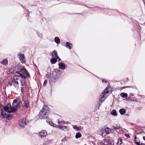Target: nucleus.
I'll list each match as a JSON object with an SVG mask.
<instances>
[{
    "mask_svg": "<svg viewBox=\"0 0 145 145\" xmlns=\"http://www.w3.org/2000/svg\"><path fill=\"white\" fill-rule=\"evenodd\" d=\"M20 76L16 75L14 76L13 78L11 79V80L12 81V83H15L16 84L18 85V82L17 81L19 80H20Z\"/></svg>",
    "mask_w": 145,
    "mask_h": 145,
    "instance_id": "obj_6",
    "label": "nucleus"
},
{
    "mask_svg": "<svg viewBox=\"0 0 145 145\" xmlns=\"http://www.w3.org/2000/svg\"><path fill=\"white\" fill-rule=\"evenodd\" d=\"M56 127H58L59 129H61L62 130H64L65 129L67 128V126H59L58 125H56Z\"/></svg>",
    "mask_w": 145,
    "mask_h": 145,
    "instance_id": "obj_11",
    "label": "nucleus"
},
{
    "mask_svg": "<svg viewBox=\"0 0 145 145\" xmlns=\"http://www.w3.org/2000/svg\"><path fill=\"white\" fill-rule=\"evenodd\" d=\"M72 46V44L69 42H66V47L67 48H68L71 49Z\"/></svg>",
    "mask_w": 145,
    "mask_h": 145,
    "instance_id": "obj_13",
    "label": "nucleus"
},
{
    "mask_svg": "<svg viewBox=\"0 0 145 145\" xmlns=\"http://www.w3.org/2000/svg\"><path fill=\"white\" fill-rule=\"evenodd\" d=\"M127 100L131 101V97H128L126 98Z\"/></svg>",
    "mask_w": 145,
    "mask_h": 145,
    "instance_id": "obj_39",
    "label": "nucleus"
},
{
    "mask_svg": "<svg viewBox=\"0 0 145 145\" xmlns=\"http://www.w3.org/2000/svg\"><path fill=\"white\" fill-rule=\"evenodd\" d=\"M49 112V107L46 105H44L39 114V118L42 119L47 118Z\"/></svg>",
    "mask_w": 145,
    "mask_h": 145,
    "instance_id": "obj_2",
    "label": "nucleus"
},
{
    "mask_svg": "<svg viewBox=\"0 0 145 145\" xmlns=\"http://www.w3.org/2000/svg\"><path fill=\"white\" fill-rule=\"evenodd\" d=\"M73 127V129H74L78 130V127L76 125H72Z\"/></svg>",
    "mask_w": 145,
    "mask_h": 145,
    "instance_id": "obj_30",
    "label": "nucleus"
},
{
    "mask_svg": "<svg viewBox=\"0 0 145 145\" xmlns=\"http://www.w3.org/2000/svg\"><path fill=\"white\" fill-rule=\"evenodd\" d=\"M84 145H88V144H84Z\"/></svg>",
    "mask_w": 145,
    "mask_h": 145,
    "instance_id": "obj_50",
    "label": "nucleus"
},
{
    "mask_svg": "<svg viewBox=\"0 0 145 145\" xmlns=\"http://www.w3.org/2000/svg\"><path fill=\"white\" fill-rule=\"evenodd\" d=\"M16 73L19 74V73H20V72H19L18 71H17V72H16Z\"/></svg>",
    "mask_w": 145,
    "mask_h": 145,
    "instance_id": "obj_48",
    "label": "nucleus"
},
{
    "mask_svg": "<svg viewBox=\"0 0 145 145\" xmlns=\"http://www.w3.org/2000/svg\"><path fill=\"white\" fill-rule=\"evenodd\" d=\"M19 74L20 75V78H24V79L26 78V77L24 76V74L22 72H20V73H19Z\"/></svg>",
    "mask_w": 145,
    "mask_h": 145,
    "instance_id": "obj_25",
    "label": "nucleus"
},
{
    "mask_svg": "<svg viewBox=\"0 0 145 145\" xmlns=\"http://www.w3.org/2000/svg\"><path fill=\"white\" fill-rule=\"evenodd\" d=\"M57 59L56 58L54 57L50 60V62L52 64H54L57 62Z\"/></svg>",
    "mask_w": 145,
    "mask_h": 145,
    "instance_id": "obj_20",
    "label": "nucleus"
},
{
    "mask_svg": "<svg viewBox=\"0 0 145 145\" xmlns=\"http://www.w3.org/2000/svg\"><path fill=\"white\" fill-rule=\"evenodd\" d=\"M18 106L17 102L14 100L12 104V107L10 104H8L7 106L4 107L3 109L8 113L15 112L17 109Z\"/></svg>",
    "mask_w": 145,
    "mask_h": 145,
    "instance_id": "obj_1",
    "label": "nucleus"
},
{
    "mask_svg": "<svg viewBox=\"0 0 145 145\" xmlns=\"http://www.w3.org/2000/svg\"><path fill=\"white\" fill-rule=\"evenodd\" d=\"M24 106L27 107H28L29 106V102L27 100H25L24 101Z\"/></svg>",
    "mask_w": 145,
    "mask_h": 145,
    "instance_id": "obj_23",
    "label": "nucleus"
},
{
    "mask_svg": "<svg viewBox=\"0 0 145 145\" xmlns=\"http://www.w3.org/2000/svg\"><path fill=\"white\" fill-rule=\"evenodd\" d=\"M52 56L53 57H54L56 58L57 56V53L55 51H54L52 53Z\"/></svg>",
    "mask_w": 145,
    "mask_h": 145,
    "instance_id": "obj_22",
    "label": "nucleus"
},
{
    "mask_svg": "<svg viewBox=\"0 0 145 145\" xmlns=\"http://www.w3.org/2000/svg\"><path fill=\"white\" fill-rule=\"evenodd\" d=\"M21 91H22V90L23 89V88L22 87H21Z\"/></svg>",
    "mask_w": 145,
    "mask_h": 145,
    "instance_id": "obj_47",
    "label": "nucleus"
},
{
    "mask_svg": "<svg viewBox=\"0 0 145 145\" xmlns=\"http://www.w3.org/2000/svg\"><path fill=\"white\" fill-rule=\"evenodd\" d=\"M111 128L113 130H116V127H115L114 126H112L111 127Z\"/></svg>",
    "mask_w": 145,
    "mask_h": 145,
    "instance_id": "obj_34",
    "label": "nucleus"
},
{
    "mask_svg": "<svg viewBox=\"0 0 145 145\" xmlns=\"http://www.w3.org/2000/svg\"><path fill=\"white\" fill-rule=\"evenodd\" d=\"M103 145H111L112 144L111 142H110L107 139H105L103 142Z\"/></svg>",
    "mask_w": 145,
    "mask_h": 145,
    "instance_id": "obj_12",
    "label": "nucleus"
},
{
    "mask_svg": "<svg viewBox=\"0 0 145 145\" xmlns=\"http://www.w3.org/2000/svg\"><path fill=\"white\" fill-rule=\"evenodd\" d=\"M122 139L121 138H120V139H118V142L117 143V144H119L121 145V144H122Z\"/></svg>",
    "mask_w": 145,
    "mask_h": 145,
    "instance_id": "obj_27",
    "label": "nucleus"
},
{
    "mask_svg": "<svg viewBox=\"0 0 145 145\" xmlns=\"http://www.w3.org/2000/svg\"><path fill=\"white\" fill-rule=\"evenodd\" d=\"M102 81L103 82H106V81L105 80H104L102 79Z\"/></svg>",
    "mask_w": 145,
    "mask_h": 145,
    "instance_id": "obj_43",
    "label": "nucleus"
},
{
    "mask_svg": "<svg viewBox=\"0 0 145 145\" xmlns=\"http://www.w3.org/2000/svg\"><path fill=\"white\" fill-rule=\"evenodd\" d=\"M56 59H58V61H60L61 60V59L60 58H59L58 56H57L56 57Z\"/></svg>",
    "mask_w": 145,
    "mask_h": 145,
    "instance_id": "obj_41",
    "label": "nucleus"
},
{
    "mask_svg": "<svg viewBox=\"0 0 145 145\" xmlns=\"http://www.w3.org/2000/svg\"><path fill=\"white\" fill-rule=\"evenodd\" d=\"M10 81H11L9 82L8 83L9 84L10 86H11L12 85H13L15 87L17 86H16V84L15 83H12V81L11 80Z\"/></svg>",
    "mask_w": 145,
    "mask_h": 145,
    "instance_id": "obj_29",
    "label": "nucleus"
},
{
    "mask_svg": "<svg viewBox=\"0 0 145 145\" xmlns=\"http://www.w3.org/2000/svg\"><path fill=\"white\" fill-rule=\"evenodd\" d=\"M116 129H120L121 128V127L120 125H118L116 127Z\"/></svg>",
    "mask_w": 145,
    "mask_h": 145,
    "instance_id": "obj_35",
    "label": "nucleus"
},
{
    "mask_svg": "<svg viewBox=\"0 0 145 145\" xmlns=\"http://www.w3.org/2000/svg\"><path fill=\"white\" fill-rule=\"evenodd\" d=\"M110 113L112 115L115 116H116L117 115L116 111L114 109L112 110L110 112Z\"/></svg>",
    "mask_w": 145,
    "mask_h": 145,
    "instance_id": "obj_16",
    "label": "nucleus"
},
{
    "mask_svg": "<svg viewBox=\"0 0 145 145\" xmlns=\"http://www.w3.org/2000/svg\"><path fill=\"white\" fill-rule=\"evenodd\" d=\"M62 74V72L59 70L57 71V72H54V77H56V78H55V80H56L58 77H60Z\"/></svg>",
    "mask_w": 145,
    "mask_h": 145,
    "instance_id": "obj_7",
    "label": "nucleus"
},
{
    "mask_svg": "<svg viewBox=\"0 0 145 145\" xmlns=\"http://www.w3.org/2000/svg\"><path fill=\"white\" fill-rule=\"evenodd\" d=\"M21 85L22 86H24L25 84V80L24 79H22L20 80Z\"/></svg>",
    "mask_w": 145,
    "mask_h": 145,
    "instance_id": "obj_28",
    "label": "nucleus"
},
{
    "mask_svg": "<svg viewBox=\"0 0 145 145\" xmlns=\"http://www.w3.org/2000/svg\"><path fill=\"white\" fill-rule=\"evenodd\" d=\"M55 42L57 44H59L60 42V40L58 37H55L54 39Z\"/></svg>",
    "mask_w": 145,
    "mask_h": 145,
    "instance_id": "obj_19",
    "label": "nucleus"
},
{
    "mask_svg": "<svg viewBox=\"0 0 145 145\" xmlns=\"http://www.w3.org/2000/svg\"><path fill=\"white\" fill-rule=\"evenodd\" d=\"M78 131H79V130H80L81 129H82L83 127H82L81 126H80V127H78Z\"/></svg>",
    "mask_w": 145,
    "mask_h": 145,
    "instance_id": "obj_38",
    "label": "nucleus"
},
{
    "mask_svg": "<svg viewBox=\"0 0 145 145\" xmlns=\"http://www.w3.org/2000/svg\"><path fill=\"white\" fill-rule=\"evenodd\" d=\"M143 2H144V3L145 4V1H143Z\"/></svg>",
    "mask_w": 145,
    "mask_h": 145,
    "instance_id": "obj_49",
    "label": "nucleus"
},
{
    "mask_svg": "<svg viewBox=\"0 0 145 145\" xmlns=\"http://www.w3.org/2000/svg\"><path fill=\"white\" fill-rule=\"evenodd\" d=\"M1 63L4 65H7L8 64V61L6 59H3L1 61Z\"/></svg>",
    "mask_w": 145,
    "mask_h": 145,
    "instance_id": "obj_18",
    "label": "nucleus"
},
{
    "mask_svg": "<svg viewBox=\"0 0 145 145\" xmlns=\"http://www.w3.org/2000/svg\"><path fill=\"white\" fill-rule=\"evenodd\" d=\"M69 123V122L68 121H67L66 122H65V124H68Z\"/></svg>",
    "mask_w": 145,
    "mask_h": 145,
    "instance_id": "obj_46",
    "label": "nucleus"
},
{
    "mask_svg": "<svg viewBox=\"0 0 145 145\" xmlns=\"http://www.w3.org/2000/svg\"><path fill=\"white\" fill-rule=\"evenodd\" d=\"M82 136V135L79 132L77 133L76 134L75 137L76 139L80 138Z\"/></svg>",
    "mask_w": 145,
    "mask_h": 145,
    "instance_id": "obj_21",
    "label": "nucleus"
},
{
    "mask_svg": "<svg viewBox=\"0 0 145 145\" xmlns=\"http://www.w3.org/2000/svg\"><path fill=\"white\" fill-rule=\"evenodd\" d=\"M3 109L2 108H1V116H2V117H1L2 118H6L7 120H9L12 117V116L11 114H7L5 112H4V111H5L4 110V111L3 110ZM5 112H6L5 111Z\"/></svg>",
    "mask_w": 145,
    "mask_h": 145,
    "instance_id": "obj_4",
    "label": "nucleus"
},
{
    "mask_svg": "<svg viewBox=\"0 0 145 145\" xmlns=\"http://www.w3.org/2000/svg\"><path fill=\"white\" fill-rule=\"evenodd\" d=\"M134 141L136 144L137 145H141V144H140V143L139 141L137 139V137L136 136H135Z\"/></svg>",
    "mask_w": 145,
    "mask_h": 145,
    "instance_id": "obj_17",
    "label": "nucleus"
},
{
    "mask_svg": "<svg viewBox=\"0 0 145 145\" xmlns=\"http://www.w3.org/2000/svg\"><path fill=\"white\" fill-rule=\"evenodd\" d=\"M18 55L19 56V59L20 61L22 63H24L25 62V56L24 54H19Z\"/></svg>",
    "mask_w": 145,
    "mask_h": 145,
    "instance_id": "obj_8",
    "label": "nucleus"
},
{
    "mask_svg": "<svg viewBox=\"0 0 145 145\" xmlns=\"http://www.w3.org/2000/svg\"><path fill=\"white\" fill-rule=\"evenodd\" d=\"M58 123L60 125H62L64 124L65 123V122L64 121H60L58 120Z\"/></svg>",
    "mask_w": 145,
    "mask_h": 145,
    "instance_id": "obj_26",
    "label": "nucleus"
},
{
    "mask_svg": "<svg viewBox=\"0 0 145 145\" xmlns=\"http://www.w3.org/2000/svg\"><path fill=\"white\" fill-rule=\"evenodd\" d=\"M39 135L41 137H44L47 135V132L45 130L43 131L40 133Z\"/></svg>",
    "mask_w": 145,
    "mask_h": 145,
    "instance_id": "obj_10",
    "label": "nucleus"
},
{
    "mask_svg": "<svg viewBox=\"0 0 145 145\" xmlns=\"http://www.w3.org/2000/svg\"><path fill=\"white\" fill-rule=\"evenodd\" d=\"M119 112L121 114L123 115L125 113L126 111L125 109L123 108L120 109L119 110Z\"/></svg>",
    "mask_w": 145,
    "mask_h": 145,
    "instance_id": "obj_14",
    "label": "nucleus"
},
{
    "mask_svg": "<svg viewBox=\"0 0 145 145\" xmlns=\"http://www.w3.org/2000/svg\"><path fill=\"white\" fill-rule=\"evenodd\" d=\"M22 71L24 72V73L27 71V70L24 68H23L22 69Z\"/></svg>",
    "mask_w": 145,
    "mask_h": 145,
    "instance_id": "obj_36",
    "label": "nucleus"
},
{
    "mask_svg": "<svg viewBox=\"0 0 145 145\" xmlns=\"http://www.w3.org/2000/svg\"><path fill=\"white\" fill-rule=\"evenodd\" d=\"M61 141H66V138H64L63 139L61 140Z\"/></svg>",
    "mask_w": 145,
    "mask_h": 145,
    "instance_id": "obj_42",
    "label": "nucleus"
},
{
    "mask_svg": "<svg viewBox=\"0 0 145 145\" xmlns=\"http://www.w3.org/2000/svg\"><path fill=\"white\" fill-rule=\"evenodd\" d=\"M143 139L144 140H145V136L143 137Z\"/></svg>",
    "mask_w": 145,
    "mask_h": 145,
    "instance_id": "obj_45",
    "label": "nucleus"
},
{
    "mask_svg": "<svg viewBox=\"0 0 145 145\" xmlns=\"http://www.w3.org/2000/svg\"><path fill=\"white\" fill-rule=\"evenodd\" d=\"M125 136L126 137H128V138H129L130 137V136H129V135L128 134H125Z\"/></svg>",
    "mask_w": 145,
    "mask_h": 145,
    "instance_id": "obj_40",
    "label": "nucleus"
},
{
    "mask_svg": "<svg viewBox=\"0 0 145 145\" xmlns=\"http://www.w3.org/2000/svg\"><path fill=\"white\" fill-rule=\"evenodd\" d=\"M2 106V105L0 104V108H2L1 107Z\"/></svg>",
    "mask_w": 145,
    "mask_h": 145,
    "instance_id": "obj_44",
    "label": "nucleus"
},
{
    "mask_svg": "<svg viewBox=\"0 0 145 145\" xmlns=\"http://www.w3.org/2000/svg\"><path fill=\"white\" fill-rule=\"evenodd\" d=\"M121 96L123 98L127 97L128 94L127 93H122L120 94Z\"/></svg>",
    "mask_w": 145,
    "mask_h": 145,
    "instance_id": "obj_24",
    "label": "nucleus"
},
{
    "mask_svg": "<svg viewBox=\"0 0 145 145\" xmlns=\"http://www.w3.org/2000/svg\"><path fill=\"white\" fill-rule=\"evenodd\" d=\"M108 93L109 92L108 90V89L106 88L103 92L101 95L100 97H99V101L100 102L102 103L104 101L107 97V95L106 94H108Z\"/></svg>",
    "mask_w": 145,
    "mask_h": 145,
    "instance_id": "obj_3",
    "label": "nucleus"
},
{
    "mask_svg": "<svg viewBox=\"0 0 145 145\" xmlns=\"http://www.w3.org/2000/svg\"><path fill=\"white\" fill-rule=\"evenodd\" d=\"M47 81L46 80H45L44 83L43 85L44 86H45L46 84L47 83Z\"/></svg>",
    "mask_w": 145,
    "mask_h": 145,
    "instance_id": "obj_37",
    "label": "nucleus"
},
{
    "mask_svg": "<svg viewBox=\"0 0 145 145\" xmlns=\"http://www.w3.org/2000/svg\"><path fill=\"white\" fill-rule=\"evenodd\" d=\"M26 124V119L25 118L22 119L21 120L19 123V125L20 126V128H22L24 127Z\"/></svg>",
    "mask_w": 145,
    "mask_h": 145,
    "instance_id": "obj_5",
    "label": "nucleus"
},
{
    "mask_svg": "<svg viewBox=\"0 0 145 145\" xmlns=\"http://www.w3.org/2000/svg\"><path fill=\"white\" fill-rule=\"evenodd\" d=\"M25 74L28 77H29L30 76V75L29 74V73L27 72V71L26 72H25Z\"/></svg>",
    "mask_w": 145,
    "mask_h": 145,
    "instance_id": "obj_32",
    "label": "nucleus"
},
{
    "mask_svg": "<svg viewBox=\"0 0 145 145\" xmlns=\"http://www.w3.org/2000/svg\"><path fill=\"white\" fill-rule=\"evenodd\" d=\"M59 68L61 69H64L65 68V64L62 62H60L58 64Z\"/></svg>",
    "mask_w": 145,
    "mask_h": 145,
    "instance_id": "obj_9",
    "label": "nucleus"
},
{
    "mask_svg": "<svg viewBox=\"0 0 145 145\" xmlns=\"http://www.w3.org/2000/svg\"><path fill=\"white\" fill-rule=\"evenodd\" d=\"M107 134H106V133L105 132V131H103V132L101 134V135L102 136H105Z\"/></svg>",
    "mask_w": 145,
    "mask_h": 145,
    "instance_id": "obj_31",
    "label": "nucleus"
},
{
    "mask_svg": "<svg viewBox=\"0 0 145 145\" xmlns=\"http://www.w3.org/2000/svg\"><path fill=\"white\" fill-rule=\"evenodd\" d=\"M49 124L50 125H51L52 126H52H53L55 127V125H54L53 123L51 121H49Z\"/></svg>",
    "mask_w": 145,
    "mask_h": 145,
    "instance_id": "obj_33",
    "label": "nucleus"
},
{
    "mask_svg": "<svg viewBox=\"0 0 145 145\" xmlns=\"http://www.w3.org/2000/svg\"><path fill=\"white\" fill-rule=\"evenodd\" d=\"M104 131L107 134L110 133L111 132V129L108 127L106 128Z\"/></svg>",
    "mask_w": 145,
    "mask_h": 145,
    "instance_id": "obj_15",
    "label": "nucleus"
}]
</instances>
